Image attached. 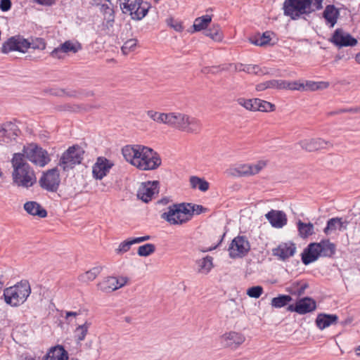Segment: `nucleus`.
I'll return each instance as SVG.
<instances>
[{
  "label": "nucleus",
  "instance_id": "1",
  "mask_svg": "<svg viewBox=\"0 0 360 360\" xmlns=\"http://www.w3.org/2000/svg\"><path fill=\"white\" fill-rule=\"evenodd\" d=\"M122 153L127 162L143 171L156 169L162 163L156 152L142 145L125 146L122 149Z\"/></svg>",
  "mask_w": 360,
  "mask_h": 360
},
{
  "label": "nucleus",
  "instance_id": "2",
  "mask_svg": "<svg viewBox=\"0 0 360 360\" xmlns=\"http://www.w3.org/2000/svg\"><path fill=\"white\" fill-rule=\"evenodd\" d=\"M11 164L13 169L12 179L15 185L29 188L37 183L35 172L23 158V154L14 153Z\"/></svg>",
  "mask_w": 360,
  "mask_h": 360
},
{
  "label": "nucleus",
  "instance_id": "3",
  "mask_svg": "<svg viewBox=\"0 0 360 360\" xmlns=\"http://www.w3.org/2000/svg\"><path fill=\"white\" fill-rule=\"evenodd\" d=\"M323 0H285L283 4L284 15L292 20H299L304 15H309L311 13L323 8Z\"/></svg>",
  "mask_w": 360,
  "mask_h": 360
},
{
  "label": "nucleus",
  "instance_id": "4",
  "mask_svg": "<svg viewBox=\"0 0 360 360\" xmlns=\"http://www.w3.org/2000/svg\"><path fill=\"white\" fill-rule=\"evenodd\" d=\"M169 127L187 134H198L202 124L201 121L193 116L177 112H169Z\"/></svg>",
  "mask_w": 360,
  "mask_h": 360
},
{
  "label": "nucleus",
  "instance_id": "5",
  "mask_svg": "<svg viewBox=\"0 0 360 360\" xmlns=\"http://www.w3.org/2000/svg\"><path fill=\"white\" fill-rule=\"evenodd\" d=\"M335 253V245L328 239L319 243H311L302 253V261L308 265L316 261L320 257H332Z\"/></svg>",
  "mask_w": 360,
  "mask_h": 360
},
{
  "label": "nucleus",
  "instance_id": "6",
  "mask_svg": "<svg viewBox=\"0 0 360 360\" xmlns=\"http://www.w3.org/2000/svg\"><path fill=\"white\" fill-rule=\"evenodd\" d=\"M31 293L29 282L22 280L13 286L6 288L4 290V297L6 304L11 307H18L24 303Z\"/></svg>",
  "mask_w": 360,
  "mask_h": 360
},
{
  "label": "nucleus",
  "instance_id": "7",
  "mask_svg": "<svg viewBox=\"0 0 360 360\" xmlns=\"http://www.w3.org/2000/svg\"><path fill=\"white\" fill-rule=\"evenodd\" d=\"M189 203H174L167 207L166 212L161 214V218L171 225H182L190 221V213L186 208Z\"/></svg>",
  "mask_w": 360,
  "mask_h": 360
},
{
  "label": "nucleus",
  "instance_id": "8",
  "mask_svg": "<svg viewBox=\"0 0 360 360\" xmlns=\"http://www.w3.org/2000/svg\"><path fill=\"white\" fill-rule=\"evenodd\" d=\"M123 13H129L132 20H141L148 13L150 3L143 0H119Z\"/></svg>",
  "mask_w": 360,
  "mask_h": 360
},
{
  "label": "nucleus",
  "instance_id": "9",
  "mask_svg": "<svg viewBox=\"0 0 360 360\" xmlns=\"http://www.w3.org/2000/svg\"><path fill=\"white\" fill-rule=\"evenodd\" d=\"M19 153L23 154V158L26 160L40 167H44L51 161L48 152L35 143L25 146L22 153Z\"/></svg>",
  "mask_w": 360,
  "mask_h": 360
},
{
  "label": "nucleus",
  "instance_id": "10",
  "mask_svg": "<svg viewBox=\"0 0 360 360\" xmlns=\"http://www.w3.org/2000/svg\"><path fill=\"white\" fill-rule=\"evenodd\" d=\"M84 151L78 145H75L65 151L59 160V166L63 171H69L79 165L83 160Z\"/></svg>",
  "mask_w": 360,
  "mask_h": 360
},
{
  "label": "nucleus",
  "instance_id": "11",
  "mask_svg": "<svg viewBox=\"0 0 360 360\" xmlns=\"http://www.w3.org/2000/svg\"><path fill=\"white\" fill-rule=\"evenodd\" d=\"M60 183V174L57 168L44 172L39 180V186L49 192H56Z\"/></svg>",
  "mask_w": 360,
  "mask_h": 360
},
{
  "label": "nucleus",
  "instance_id": "12",
  "mask_svg": "<svg viewBox=\"0 0 360 360\" xmlns=\"http://www.w3.org/2000/svg\"><path fill=\"white\" fill-rule=\"evenodd\" d=\"M29 40L22 35L18 34L8 38L4 42L1 47V52L8 53L11 51H19L25 53L29 49Z\"/></svg>",
  "mask_w": 360,
  "mask_h": 360
},
{
  "label": "nucleus",
  "instance_id": "13",
  "mask_svg": "<svg viewBox=\"0 0 360 360\" xmlns=\"http://www.w3.org/2000/svg\"><path fill=\"white\" fill-rule=\"evenodd\" d=\"M250 250V245L246 237L238 236L231 242L229 248L231 258L235 259L245 256Z\"/></svg>",
  "mask_w": 360,
  "mask_h": 360
},
{
  "label": "nucleus",
  "instance_id": "14",
  "mask_svg": "<svg viewBox=\"0 0 360 360\" xmlns=\"http://www.w3.org/2000/svg\"><path fill=\"white\" fill-rule=\"evenodd\" d=\"M266 165V161L259 160L254 164H243L232 170L231 174L236 176H248L258 174Z\"/></svg>",
  "mask_w": 360,
  "mask_h": 360
},
{
  "label": "nucleus",
  "instance_id": "15",
  "mask_svg": "<svg viewBox=\"0 0 360 360\" xmlns=\"http://www.w3.org/2000/svg\"><path fill=\"white\" fill-rule=\"evenodd\" d=\"M329 41L339 48L354 46L357 44V40L341 28L335 30Z\"/></svg>",
  "mask_w": 360,
  "mask_h": 360
},
{
  "label": "nucleus",
  "instance_id": "16",
  "mask_svg": "<svg viewBox=\"0 0 360 360\" xmlns=\"http://www.w3.org/2000/svg\"><path fill=\"white\" fill-rule=\"evenodd\" d=\"M127 281V277L108 276L99 282L97 286L104 292H111L125 285Z\"/></svg>",
  "mask_w": 360,
  "mask_h": 360
},
{
  "label": "nucleus",
  "instance_id": "17",
  "mask_svg": "<svg viewBox=\"0 0 360 360\" xmlns=\"http://www.w3.org/2000/svg\"><path fill=\"white\" fill-rule=\"evenodd\" d=\"M316 309V301L309 297L301 298L296 302L295 304H290L287 307L288 311H295L299 314L310 313Z\"/></svg>",
  "mask_w": 360,
  "mask_h": 360
},
{
  "label": "nucleus",
  "instance_id": "18",
  "mask_svg": "<svg viewBox=\"0 0 360 360\" xmlns=\"http://www.w3.org/2000/svg\"><path fill=\"white\" fill-rule=\"evenodd\" d=\"M158 181H147L143 183L138 189L137 198L144 202L150 201L155 194H158Z\"/></svg>",
  "mask_w": 360,
  "mask_h": 360
},
{
  "label": "nucleus",
  "instance_id": "19",
  "mask_svg": "<svg viewBox=\"0 0 360 360\" xmlns=\"http://www.w3.org/2000/svg\"><path fill=\"white\" fill-rule=\"evenodd\" d=\"M114 166V163L105 157H98L92 169L93 176L96 179H103Z\"/></svg>",
  "mask_w": 360,
  "mask_h": 360
},
{
  "label": "nucleus",
  "instance_id": "20",
  "mask_svg": "<svg viewBox=\"0 0 360 360\" xmlns=\"http://www.w3.org/2000/svg\"><path fill=\"white\" fill-rule=\"evenodd\" d=\"M220 340L224 347L236 349L245 342V337L240 333L230 331L222 335Z\"/></svg>",
  "mask_w": 360,
  "mask_h": 360
},
{
  "label": "nucleus",
  "instance_id": "21",
  "mask_svg": "<svg viewBox=\"0 0 360 360\" xmlns=\"http://www.w3.org/2000/svg\"><path fill=\"white\" fill-rule=\"evenodd\" d=\"M271 225L276 229L283 228L287 224V216L283 211L271 210L265 214Z\"/></svg>",
  "mask_w": 360,
  "mask_h": 360
},
{
  "label": "nucleus",
  "instance_id": "22",
  "mask_svg": "<svg viewBox=\"0 0 360 360\" xmlns=\"http://www.w3.org/2000/svg\"><path fill=\"white\" fill-rule=\"evenodd\" d=\"M296 252L295 244L292 242L283 243L276 248L273 249V254L282 260L292 257Z\"/></svg>",
  "mask_w": 360,
  "mask_h": 360
},
{
  "label": "nucleus",
  "instance_id": "23",
  "mask_svg": "<svg viewBox=\"0 0 360 360\" xmlns=\"http://www.w3.org/2000/svg\"><path fill=\"white\" fill-rule=\"evenodd\" d=\"M299 144L302 148L312 152L326 148L330 143L321 138H316L301 141Z\"/></svg>",
  "mask_w": 360,
  "mask_h": 360
},
{
  "label": "nucleus",
  "instance_id": "24",
  "mask_svg": "<svg viewBox=\"0 0 360 360\" xmlns=\"http://www.w3.org/2000/svg\"><path fill=\"white\" fill-rule=\"evenodd\" d=\"M347 221H342V218L334 217L327 221V225L323 229L325 234L328 235L335 230L345 231L347 229Z\"/></svg>",
  "mask_w": 360,
  "mask_h": 360
},
{
  "label": "nucleus",
  "instance_id": "25",
  "mask_svg": "<svg viewBox=\"0 0 360 360\" xmlns=\"http://www.w3.org/2000/svg\"><path fill=\"white\" fill-rule=\"evenodd\" d=\"M338 316L335 314H319L316 319V325L320 330H323L331 325L337 323Z\"/></svg>",
  "mask_w": 360,
  "mask_h": 360
},
{
  "label": "nucleus",
  "instance_id": "26",
  "mask_svg": "<svg viewBox=\"0 0 360 360\" xmlns=\"http://www.w3.org/2000/svg\"><path fill=\"white\" fill-rule=\"evenodd\" d=\"M25 210L30 215L44 218L47 216L46 210L35 201H28L24 204Z\"/></svg>",
  "mask_w": 360,
  "mask_h": 360
},
{
  "label": "nucleus",
  "instance_id": "27",
  "mask_svg": "<svg viewBox=\"0 0 360 360\" xmlns=\"http://www.w3.org/2000/svg\"><path fill=\"white\" fill-rule=\"evenodd\" d=\"M68 352L61 345L51 348L44 360H68Z\"/></svg>",
  "mask_w": 360,
  "mask_h": 360
},
{
  "label": "nucleus",
  "instance_id": "28",
  "mask_svg": "<svg viewBox=\"0 0 360 360\" xmlns=\"http://www.w3.org/2000/svg\"><path fill=\"white\" fill-rule=\"evenodd\" d=\"M339 15V10L336 8L334 5L326 6L323 13V17L325 18L328 23H330V27H333L335 26Z\"/></svg>",
  "mask_w": 360,
  "mask_h": 360
},
{
  "label": "nucleus",
  "instance_id": "29",
  "mask_svg": "<svg viewBox=\"0 0 360 360\" xmlns=\"http://www.w3.org/2000/svg\"><path fill=\"white\" fill-rule=\"evenodd\" d=\"M19 130L14 123L11 122L4 123V131L3 132L4 141H8L15 139L18 136Z\"/></svg>",
  "mask_w": 360,
  "mask_h": 360
},
{
  "label": "nucleus",
  "instance_id": "30",
  "mask_svg": "<svg viewBox=\"0 0 360 360\" xmlns=\"http://www.w3.org/2000/svg\"><path fill=\"white\" fill-rule=\"evenodd\" d=\"M91 325V322L86 321L83 324L79 325L75 329L74 338L77 345H80L81 342L84 340Z\"/></svg>",
  "mask_w": 360,
  "mask_h": 360
},
{
  "label": "nucleus",
  "instance_id": "31",
  "mask_svg": "<svg viewBox=\"0 0 360 360\" xmlns=\"http://www.w3.org/2000/svg\"><path fill=\"white\" fill-rule=\"evenodd\" d=\"M212 21V16L205 15L195 19L193 27L195 32L205 30Z\"/></svg>",
  "mask_w": 360,
  "mask_h": 360
},
{
  "label": "nucleus",
  "instance_id": "32",
  "mask_svg": "<svg viewBox=\"0 0 360 360\" xmlns=\"http://www.w3.org/2000/svg\"><path fill=\"white\" fill-rule=\"evenodd\" d=\"M299 235L302 238H306L314 233V227L311 223H304L299 220L297 222Z\"/></svg>",
  "mask_w": 360,
  "mask_h": 360
},
{
  "label": "nucleus",
  "instance_id": "33",
  "mask_svg": "<svg viewBox=\"0 0 360 360\" xmlns=\"http://www.w3.org/2000/svg\"><path fill=\"white\" fill-rule=\"evenodd\" d=\"M204 34L215 41H221L223 39L222 32L217 24H213L211 27L206 29Z\"/></svg>",
  "mask_w": 360,
  "mask_h": 360
},
{
  "label": "nucleus",
  "instance_id": "34",
  "mask_svg": "<svg viewBox=\"0 0 360 360\" xmlns=\"http://www.w3.org/2000/svg\"><path fill=\"white\" fill-rule=\"evenodd\" d=\"M213 258L210 256H207L197 261L198 266V272L207 274L210 272L213 267L212 264Z\"/></svg>",
  "mask_w": 360,
  "mask_h": 360
},
{
  "label": "nucleus",
  "instance_id": "35",
  "mask_svg": "<svg viewBox=\"0 0 360 360\" xmlns=\"http://www.w3.org/2000/svg\"><path fill=\"white\" fill-rule=\"evenodd\" d=\"M103 267L101 266H95L84 274L79 276V280L83 282L94 281L101 272Z\"/></svg>",
  "mask_w": 360,
  "mask_h": 360
},
{
  "label": "nucleus",
  "instance_id": "36",
  "mask_svg": "<svg viewBox=\"0 0 360 360\" xmlns=\"http://www.w3.org/2000/svg\"><path fill=\"white\" fill-rule=\"evenodd\" d=\"M329 86L328 82H313L306 81L304 82V91H316L319 89H325Z\"/></svg>",
  "mask_w": 360,
  "mask_h": 360
},
{
  "label": "nucleus",
  "instance_id": "37",
  "mask_svg": "<svg viewBox=\"0 0 360 360\" xmlns=\"http://www.w3.org/2000/svg\"><path fill=\"white\" fill-rule=\"evenodd\" d=\"M292 300V297L288 295H279L271 300V304L275 308H281L286 306Z\"/></svg>",
  "mask_w": 360,
  "mask_h": 360
},
{
  "label": "nucleus",
  "instance_id": "38",
  "mask_svg": "<svg viewBox=\"0 0 360 360\" xmlns=\"http://www.w3.org/2000/svg\"><path fill=\"white\" fill-rule=\"evenodd\" d=\"M190 184L193 188H198L202 192H205L209 189V183L198 176H191L190 178Z\"/></svg>",
  "mask_w": 360,
  "mask_h": 360
},
{
  "label": "nucleus",
  "instance_id": "39",
  "mask_svg": "<svg viewBox=\"0 0 360 360\" xmlns=\"http://www.w3.org/2000/svg\"><path fill=\"white\" fill-rule=\"evenodd\" d=\"M147 114L153 120H154L157 122H159V123L167 124L169 112L164 113V112H155L153 110H149V111H148Z\"/></svg>",
  "mask_w": 360,
  "mask_h": 360
},
{
  "label": "nucleus",
  "instance_id": "40",
  "mask_svg": "<svg viewBox=\"0 0 360 360\" xmlns=\"http://www.w3.org/2000/svg\"><path fill=\"white\" fill-rule=\"evenodd\" d=\"M108 4H103L100 6V11L103 15V19H115V11L110 0Z\"/></svg>",
  "mask_w": 360,
  "mask_h": 360
},
{
  "label": "nucleus",
  "instance_id": "41",
  "mask_svg": "<svg viewBox=\"0 0 360 360\" xmlns=\"http://www.w3.org/2000/svg\"><path fill=\"white\" fill-rule=\"evenodd\" d=\"M61 49L63 50V52L68 53L69 52H72L73 53H76L79 50L82 49V46L79 43H73L71 41H66L63 44H61Z\"/></svg>",
  "mask_w": 360,
  "mask_h": 360
},
{
  "label": "nucleus",
  "instance_id": "42",
  "mask_svg": "<svg viewBox=\"0 0 360 360\" xmlns=\"http://www.w3.org/2000/svg\"><path fill=\"white\" fill-rule=\"evenodd\" d=\"M250 41L252 44L257 46H265L268 44L271 41L270 33L269 32H265L262 36H259V37H255L254 39L250 38Z\"/></svg>",
  "mask_w": 360,
  "mask_h": 360
},
{
  "label": "nucleus",
  "instance_id": "43",
  "mask_svg": "<svg viewBox=\"0 0 360 360\" xmlns=\"http://www.w3.org/2000/svg\"><path fill=\"white\" fill-rule=\"evenodd\" d=\"M255 111L271 112L275 110V105L270 102L257 98Z\"/></svg>",
  "mask_w": 360,
  "mask_h": 360
},
{
  "label": "nucleus",
  "instance_id": "44",
  "mask_svg": "<svg viewBox=\"0 0 360 360\" xmlns=\"http://www.w3.org/2000/svg\"><path fill=\"white\" fill-rule=\"evenodd\" d=\"M114 22L115 19H103V21L99 30L101 32V34L110 35L112 32Z\"/></svg>",
  "mask_w": 360,
  "mask_h": 360
},
{
  "label": "nucleus",
  "instance_id": "45",
  "mask_svg": "<svg viewBox=\"0 0 360 360\" xmlns=\"http://www.w3.org/2000/svg\"><path fill=\"white\" fill-rule=\"evenodd\" d=\"M155 251V246L151 243L141 245L138 248L137 253L141 257H148Z\"/></svg>",
  "mask_w": 360,
  "mask_h": 360
},
{
  "label": "nucleus",
  "instance_id": "46",
  "mask_svg": "<svg viewBox=\"0 0 360 360\" xmlns=\"http://www.w3.org/2000/svg\"><path fill=\"white\" fill-rule=\"evenodd\" d=\"M284 86L283 89H289V90H297L303 91L304 89V82H301L300 81H287L283 80Z\"/></svg>",
  "mask_w": 360,
  "mask_h": 360
},
{
  "label": "nucleus",
  "instance_id": "47",
  "mask_svg": "<svg viewBox=\"0 0 360 360\" xmlns=\"http://www.w3.org/2000/svg\"><path fill=\"white\" fill-rule=\"evenodd\" d=\"M238 103L245 109L251 111H255L257 98L245 99L240 98L238 99Z\"/></svg>",
  "mask_w": 360,
  "mask_h": 360
},
{
  "label": "nucleus",
  "instance_id": "48",
  "mask_svg": "<svg viewBox=\"0 0 360 360\" xmlns=\"http://www.w3.org/2000/svg\"><path fill=\"white\" fill-rule=\"evenodd\" d=\"M137 45V40L136 39H130L124 42L122 46V51L124 55H127L131 51H134Z\"/></svg>",
  "mask_w": 360,
  "mask_h": 360
},
{
  "label": "nucleus",
  "instance_id": "49",
  "mask_svg": "<svg viewBox=\"0 0 360 360\" xmlns=\"http://www.w3.org/2000/svg\"><path fill=\"white\" fill-rule=\"evenodd\" d=\"M186 208L188 209V211L190 213V220L192 219L194 212H195L197 214H200L207 210L205 207L200 205H195L192 203H189V206H187Z\"/></svg>",
  "mask_w": 360,
  "mask_h": 360
},
{
  "label": "nucleus",
  "instance_id": "50",
  "mask_svg": "<svg viewBox=\"0 0 360 360\" xmlns=\"http://www.w3.org/2000/svg\"><path fill=\"white\" fill-rule=\"evenodd\" d=\"M30 46L29 49L44 50L46 49V43L41 38L32 39V41H29Z\"/></svg>",
  "mask_w": 360,
  "mask_h": 360
},
{
  "label": "nucleus",
  "instance_id": "51",
  "mask_svg": "<svg viewBox=\"0 0 360 360\" xmlns=\"http://www.w3.org/2000/svg\"><path fill=\"white\" fill-rule=\"evenodd\" d=\"M134 245L131 238H128L127 240H124L123 242H122L119 247L115 250V252L117 254H123V253H125L127 252H128L130 248H131V246Z\"/></svg>",
  "mask_w": 360,
  "mask_h": 360
},
{
  "label": "nucleus",
  "instance_id": "52",
  "mask_svg": "<svg viewBox=\"0 0 360 360\" xmlns=\"http://www.w3.org/2000/svg\"><path fill=\"white\" fill-rule=\"evenodd\" d=\"M263 293V288L260 285L253 286L247 290V295L253 298L259 297Z\"/></svg>",
  "mask_w": 360,
  "mask_h": 360
},
{
  "label": "nucleus",
  "instance_id": "53",
  "mask_svg": "<svg viewBox=\"0 0 360 360\" xmlns=\"http://www.w3.org/2000/svg\"><path fill=\"white\" fill-rule=\"evenodd\" d=\"M167 25L173 28L176 32H182L184 27L181 25V22L174 19L173 18H169L166 20Z\"/></svg>",
  "mask_w": 360,
  "mask_h": 360
},
{
  "label": "nucleus",
  "instance_id": "54",
  "mask_svg": "<svg viewBox=\"0 0 360 360\" xmlns=\"http://www.w3.org/2000/svg\"><path fill=\"white\" fill-rule=\"evenodd\" d=\"M268 89H283L284 87L283 86V79H271L266 81Z\"/></svg>",
  "mask_w": 360,
  "mask_h": 360
},
{
  "label": "nucleus",
  "instance_id": "55",
  "mask_svg": "<svg viewBox=\"0 0 360 360\" xmlns=\"http://www.w3.org/2000/svg\"><path fill=\"white\" fill-rule=\"evenodd\" d=\"M243 71L249 74L255 75H259L262 72L260 68L257 65H245Z\"/></svg>",
  "mask_w": 360,
  "mask_h": 360
},
{
  "label": "nucleus",
  "instance_id": "56",
  "mask_svg": "<svg viewBox=\"0 0 360 360\" xmlns=\"http://www.w3.org/2000/svg\"><path fill=\"white\" fill-rule=\"evenodd\" d=\"M65 53L61 49V45L58 47L55 48L51 52V56L54 58L62 59L65 57Z\"/></svg>",
  "mask_w": 360,
  "mask_h": 360
},
{
  "label": "nucleus",
  "instance_id": "57",
  "mask_svg": "<svg viewBox=\"0 0 360 360\" xmlns=\"http://www.w3.org/2000/svg\"><path fill=\"white\" fill-rule=\"evenodd\" d=\"M11 7V0H1L0 8L2 11H8Z\"/></svg>",
  "mask_w": 360,
  "mask_h": 360
},
{
  "label": "nucleus",
  "instance_id": "58",
  "mask_svg": "<svg viewBox=\"0 0 360 360\" xmlns=\"http://www.w3.org/2000/svg\"><path fill=\"white\" fill-rule=\"evenodd\" d=\"M339 112L340 113H345V112L358 113V112H360V107L341 108V109H339Z\"/></svg>",
  "mask_w": 360,
  "mask_h": 360
},
{
  "label": "nucleus",
  "instance_id": "59",
  "mask_svg": "<svg viewBox=\"0 0 360 360\" xmlns=\"http://www.w3.org/2000/svg\"><path fill=\"white\" fill-rule=\"evenodd\" d=\"M56 0H34L39 5L42 6H51L55 3Z\"/></svg>",
  "mask_w": 360,
  "mask_h": 360
},
{
  "label": "nucleus",
  "instance_id": "60",
  "mask_svg": "<svg viewBox=\"0 0 360 360\" xmlns=\"http://www.w3.org/2000/svg\"><path fill=\"white\" fill-rule=\"evenodd\" d=\"M255 89L258 91H262L267 89L268 87L266 81L257 84Z\"/></svg>",
  "mask_w": 360,
  "mask_h": 360
},
{
  "label": "nucleus",
  "instance_id": "61",
  "mask_svg": "<svg viewBox=\"0 0 360 360\" xmlns=\"http://www.w3.org/2000/svg\"><path fill=\"white\" fill-rule=\"evenodd\" d=\"M80 314V311H66L65 312V319L68 321L70 316L76 317L77 316Z\"/></svg>",
  "mask_w": 360,
  "mask_h": 360
},
{
  "label": "nucleus",
  "instance_id": "62",
  "mask_svg": "<svg viewBox=\"0 0 360 360\" xmlns=\"http://www.w3.org/2000/svg\"><path fill=\"white\" fill-rule=\"evenodd\" d=\"M131 240L133 244L140 243L143 242V236L131 238Z\"/></svg>",
  "mask_w": 360,
  "mask_h": 360
},
{
  "label": "nucleus",
  "instance_id": "63",
  "mask_svg": "<svg viewBox=\"0 0 360 360\" xmlns=\"http://www.w3.org/2000/svg\"><path fill=\"white\" fill-rule=\"evenodd\" d=\"M245 65H243L242 63H238V64H235L234 67H235V70H237V71H243V69L244 68Z\"/></svg>",
  "mask_w": 360,
  "mask_h": 360
},
{
  "label": "nucleus",
  "instance_id": "64",
  "mask_svg": "<svg viewBox=\"0 0 360 360\" xmlns=\"http://www.w3.org/2000/svg\"><path fill=\"white\" fill-rule=\"evenodd\" d=\"M339 114H340V112H339V110H337L327 112V116L330 117Z\"/></svg>",
  "mask_w": 360,
  "mask_h": 360
}]
</instances>
